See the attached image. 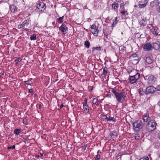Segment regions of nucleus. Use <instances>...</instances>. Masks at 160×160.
<instances>
[{
  "label": "nucleus",
  "mask_w": 160,
  "mask_h": 160,
  "mask_svg": "<svg viewBox=\"0 0 160 160\" xmlns=\"http://www.w3.org/2000/svg\"><path fill=\"white\" fill-rule=\"evenodd\" d=\"M157 123L154 120H151L146 126V129L148 132L153 131L156 129Z\"/></svg>",
  "instance_id": "1"
},
{
  "label": "nucleus",
  "mask_w": 160,
  "mask_h": 160,
  "mask_svg": "<svg viewBox=\"0 0 160 160\" xmlns=\"http://www.w3.org/2000/svg\"><path fill=\"white\" fill-rule=\"evenodd\" d=\"M133 129L135 132H138L143 127V124L142 120H138L133 123Z\"/></svg>",
  "instance_id": "2"
},
{
  "label": "nucleus",
  "mask_w": 160,
  "mask_h": 160,
  "mask_svg": "<svg viewBox=\"0 0 160 160\" xmlns=\"http://www.w3.org/2000/svg\"><path fill=\"white\" fill-rule=\"evenodd\" d=\"M115 97L118 102L122 103L126 98V93L124 92H118Z\"/></svg>",
  "instance_id": "3"
},
{
  "label": "nucleus",
  "mask_w": 160,
  "mask_h": 160,
  "mask_svg": "<svg viewBox=\"0 0 160 160\" xmlns=\"http://www.w3.org/2000/svg\"><path fill=\"white\" fill-rule=\"evenodd\" d=\"M140 77V74L138 72H137L134 75L133 74L129 75L128 78L129 83L131 84L135 83L139 78Z\"/></svg>",
  "instance_id": "4"
},
{
  "label": "nucleus",
  "mask_w": 160,
  "mask_h": 160,
  "mask_svg": "<svg viewBox=\"0 0 160 160\" xmlns=\"http://www.w3.org/2000/svg\"><path fill=\"white\" fill-rule=\"evenodd\" d=\"M30 24V21L28 20H26L23 21L22 24L18 25V28L20 29L22 28H24L26 31H27L29 29Z\"/></svg>",
  "instance_id": "5"
},
{
  "label": "nucleus",
  "mask_w": 160,
  "mask_h": 160,
  "mask_svg": "<svg viewBox=\"0 0 160 160\" xmlns=\"http://www.w3.org/2000/svg\"><path fill=\"white\" fill-rule=\"evenodd\" d=\"M144 77L145 79H147L148 83L150 84H153L156 79L155 77L152 75H147L144 76Z\"/></svg>",
  "instance_id": "6"
},
{
  "label": "nucleus",
  "mask_w": 160,
  "mask_h": 160,
  "mask_svg": "<svg viewBox=\"0 0 160 160\" xmlns=\"http://www.w3.org/2000/svg\"><path fill=\"white\" fill-rule=\"evenodd\" d=\"M156 88L153 86H150L146 88L145 93L146 94L153 93L156 91Z\"/></svg>",
  "instance_id": "7"
},
{
  "label": "nucleus",
  "mask_w": 160,
  "mask_h": 160,
  "mask_svg": "<svg viewBox=\"0 0 160 160\" xmlns=\"http://www.w3.org/2000/svg\"><path fill=\"white\" fill-rule=\"evenodd\" d=\"M91 31L92 33L95 36H98V27H97L95 25L93 24L91 26Z\"/></svg>",
  "instance_id": "8"
},
{
  "label": "nucleus",
  "mask_w": 160,
  "mask_h": 160,
  "mask_svg": "<svg viewBox=\"0 0 160 160\" xmlns=\"http://www.w3.org/2000/svg\"><path fill=\"white\" fill-rule=\"evenodd\" d=\"M143 48L144 50L146 51H150L153 48L152 45L149 42L146 43L143 46Z\"/></svg>",
  "instance_id": "9"
},
{
  "label": "nucleus",
  "mask_w": 160,
  "mask_h": 160,
  "mask_svg": "<svg viewBox=\"0 0 160 160\" xmlns=\"http://www.w3.org/2000/svg\"><path fill=\"white\" fill-rule=\"evenodd\" d=\"M153 48L155 50H158L160 48V42L159 41H157L155 42H153L152 44Z\"/></svg>",
  "instance_id": "10"
},
{
  "label": "nucleus",
  "mask_w": 160,
  "mask_h": 160,
  "mask_svg": "<svg viewBox=\"0 0 160 160\" xmlns=\"http://www.w3.org/2000/svg\"><path fill=\"white\" fill-rule=\"evenodd\" d=\"M46 6H45L44 3L42 2H40L39 3H38L37 5L36 8L39 10V11H42V9H45L46 8Z\"/></svg>",
  "instance_id": "11"
},
{
  "label": "nucleus",
  "mask_w": 160,
  "mask_h": 160,
  "mask_svg": "<svg viewBox=\"0 0 160 160\" xmlns=\"http://www.w3.org/2000/svg\"><path fill=\"white\" fill-rule=\"evenodd\" d=\"M60 30L64 34H65V32L68 31V28L65 24H62L59 28Z\"/></svg>",
  "instance_id": "12"
},
{
  "label": "nucleus",
  "mask_w": 160,
  "mask_h": 160,
  "mask_svg": "<svg viewBox=\"0 0 160 160\" xmlns=\"http://www.w3.org/2000/svg\"><path fill=\"white\" fill-rule=\"evenodd\" d=\"M119 7V5L118 2H113L112 5V8L113 10L117 12L118 8Z\"/></svg>",
  "instance_id": "13"
},
{
  "label": "nucleus",
  "mask_w": 160,
  "mask_h": 160,
  "mask_svg": "<svg viewBox=\"0 0 160 160\" xmlns=\"http://www.w3.org/2000/svg\"><path fill=\"white\" fill-rule=\"evenodd\" d=\"M83 108L84 109V113H85L86 114H87L89 112V107L88 105L83 104Z\"/></svg>",
  "instance_id": "14"
},
{
  "label": "nucleus",
  "mask_w": 160,
  "mask_h": 160,
  "mask_svg": "<svg viewBox=\"0 0 160 160\" xmlns=\"http://www.w3.org/2000/svg\"><path fill=\"white\" fill-rule=\"evenodd\" d=\"M119 50L120 53H124L126 52V47L123 46H120L119 47Z\"/></svg>",
  "instance_id": "15"
},
{
  "label": "nucleus",
  "mask_w": 160,
  "mask_h": 160,
  "mask_svg": "<svg viewBox=\"0 0 160 160\" xmlns=\"http://www.w3.org/2000/svg\"><path fill=\"white\" fill-rule=\"evenodd\" d=\"M10 8L11 11L13 13L15 12L17 10V7L13 5H10Z\"/></svg>",
  "instance_id": "16"
},
{
  "label": "nucleus",
  "mask_w": 160,
  "mask_h": 160,
  "mask_svg": "<svg viewBox=\"0 0 160 160\" xmlns=\"http://www.w3.org/2000/svg\"><path fill=\"white\" fill-rule=\"evenodd\" d=\"M156 8L157 11L160 12V0H156Z\"/></svg>",
  "instance_id": "17"
},
{
  "label": "nucleus",
  "mask_w": 160,
  "mask_h": 160,
  "mask_svg": "<svg viewBox=\"0 0 160 160\" xmlns=\"http://www.w3.org/2000/svg\"><path fill=\"white\" fill-rule=\"evenodd\" d=\"M144 121L145 122H147L150 120V118L148 114H144L143 117Z\"/></svg>",
  "instance_id": "18"
},
{
  "label": "nucleus",
  "mask_w": 160,
  "mask_h": 160,
  "mask_svg": "<svg viewBox=\"0 0 160 160\" xmlns=\"http://www.w3.org/2000/svg\"><path fill=\"white\" fill-rule=\"evenodd\" d=\"M116 119L114 118V117H111L110 115H109L108 116L107 121L108 122H111V121H112L113 122H115L116 121Z\"/></svg>",
  "instance_id": "19"
},
{
  "label": "nucleus",
  "mask_w": 160,
  "mask_h": 160,
  "mask_svg": "<svg viewBox=\"0 0 160 160\" xmlns=\"http://www.w3.org/2000/svg\"><path fill=\"white\" fill-rule=\"evenodd\" d=\"M139 24L141 26H145L147 24V22L143 19H142L139 22Z\"/></svg>",
  "instance_id": "20"
},
{
  "label": "nucleus",
  "mask_w": 160,
  "mask_h": 160,
  "mask_svg": "<svg viewBox=\"0 0 160 160\" xmlns=\"http://www.w3.org/2000/svg\"><path fill=\"white\" fill-rule=\"evenodd\" d=\"M147 1H146L144 2V4H138V7L140 8H145L147 5Z\"/></svg>",
  "instance_id": "21"
},
{
  "label": "nucleus",
  "mask_w": 160,
  "mask_h": 160,
  "mask_svg": "<svg viewBox=\"0 0 160 160\" xmlns=\"http://www.w3.org/2000/svg\"><path fill=\"white\" fill-rule=\"evenodd\" d=\"M92 103L96 105H98L99 104V102L98 101V99L96 98H93L92 101Z\"/></svg>",
  "instance_id": "22"
},
{
  "label": "nucleus",
  "mask_w": 160,
  "mask_h": 160,
  "mask_svg": "<svg viewBox=\"0 0 160 160\" xmlns=\"http://www.w3.org/2000/svg\"><path fill=\"white\" fill-rule=\"evenodd\" d=\"M107 73L108 71L107 70V68L106 69L105 68H103V72L102 74V76L104 77H106Z\"/></svg>",
  "instance_id": "23"
},
{
  "label": "nucleus",
  "mask_w": 160,
  "mask_h": 160,
  "mask_svg": "<svg viewBox=\"0 0 160 160\" xmlns=\"http://www.w3.org/2000/svg\"><path fill=\"white\" fill-rule=\"evenodd\" d=\"M145 61L146 63L148 64H151L152 62V60L151 59L150 57H147L146 58Z\"/></svg>",
  "instance_id": "24"
},
{
  "label": "nucleus",
  "mask_w": 160,
  "mask_h": 160,
  "mask_svg": "<svg viewBox=\"0 0 160 160\" xmlns=\"http://www.w3.org/2000/svg\"><path fill=\"white\" fill-rule=\"evenodd\" d=\"M21 132L20 129H16L14 131V133L16 135H18Z\"/></svg>",
  "instance_id": "25"
},
{
  "label": "nucleus",
  "mask_w": 160,
  "mask_h": 160,
  "mask_svg": "<svg viewBox=\"0 0 160 160\" xmlns=\"http://www.w3.org/2000/svg\"><path fill=\"white\" fill-rule=\"evenodd\" d=\"M150 31L153 34H155L156 35H158V33L157 32V31L155 29L152 28L151 29Z\"/></svg>",
  "instance_id": "26"
},
{
  "label": "nucleus",
  "mask_w": 160,
  "mask_h": 160,
  "mask_svg": "<svg viewBox=\"0 0 160 160\" xmlns=\"http://www.w3.org/2000/svg\"><path fill=\"white\" fill-rule=\"evenodd\" d=\"M84 45L85 47L88 48L90 46V42L86 40L85 41Z\"/></svg>",
  "instance_id": "27"
},
{
  "label": "nucleus",
  "mask_w": 160,
  "mask_h": 160,
  "mask_svg": "<svg viewBox=\"0 0 160 160\" xmlns=\"http://www.w3.org/2000/svg\"><path fill=\"white\" fill-rule=\"evenodd\" d=\"M101 48L100 47H93L92 48V53L95 50H98V51H100Z\"/></svg>",
  "instance_id": "28"
},
{
  "label": "nucleus",
  "mask_w": 160,
  "mask_h": 160,
  "mask_svg": "<svg viewBox=\"0 0 160 160\" xmlns=\"http://www.w3.org/2000/svg\"><path fill=\"white\" fill-rule=\"evenodd\" d=\"M150 6L152 7H154L155 6L156 7V1L152 2L150 3Z\"/></svg>",
  "instance_id": "29"
},
{
  "label": "nucleus",
  "mask_w": 160,
  "mask_h": 160,
  "mask_svg": "<svg viewBox=\"0 0 160 160\" xmlns=\"http://www.w3.org/2000/svg\"><path fill=\"white\" fill-rule=\"evenodd\" d=\"M64 16L59 17L57 20V22L59 23H61L63 21Z\"/></svg>",
  "instance_id": "30"
},
{
  "label": "nucleus",
  "mask_w": 160,
  "mask_h": 160,
  "mask_svg": "<svg viewBox=\"0 0 160 160\" xmlns=\"http://www.w3.org/2000/svg\"><path fill=\"white\" fill-rule=\"evenodd\" d=\"M36 39V36L35 34H33L30 37V39L31 40H35Z\"/></svg>",
  "instance_id": "31"
},
{
  "label": "nucleus",
  "mask_w": 160,
  "mask_h": 160,
  "mask_svg": "<svg viewBox=\"0 0 160 160\" xmlns=\"http://www.w3.org/2000/svg\"><path fill=\"white\" fill-rule=\"evenodd\" d=\"M23 124L25 125H27L28 124V122L27 119L26 117H24L23 119Z\"/></svg>",
  "instance_id": "32"
},
{
  "label": "nucleus",
  "mask_w": 160,
  "mask_h": 160,
  "mask_svg": "<svg viewBox=\"0 0 160 160\" xmlns=\"http://www.w3.org/2000/svg\"><path fill=\"white\" fill-rule=\"evenodd\" d=\"M25 82L26 83V84L28 85H31L32 84V82L30 80H28Z\"/></svg>",
  "instance_id": "33"
},
{
  "label": "nucleus",
  "mask_w": 160,
  "mask_h": 160,
  "mask_svg": "<svg viewBox=\"0 0 160 160\" xmlns=\"http://www.w3.org/2000/svg\"><path fill=\"white\" fill-rule=\"evenodd\" d=\"M111 137L114 138V137H115L116 136H117V133L116 132L113 131L111 134Z\"/></svg>",
  "instance_id": "34"
},
{
  "label": "nucleus",
  "mask_w": 160,
  "mask_h": 160,
  "mask_svg": "<svg viewBox=\"0 0 160 160\" xmlns=\"http://www.w3.org/2000/svg\"><path fill=\"white\" fill-rule=\"evenodd\" d=\"M117 17L115 18V21L112 24V27H114L117 23Z\"/></svg>",
  "instance_id": "35"
},
{
  "label": "nucleus",
  "mask_w": 160,
  "mask_h": 160,
  "mask_svg": "<svg viewBox=\"0 0 160 160\" xmlns=\"http://www.w3.org/2000/svg\"><path fill=\"white\" fill-rule=\"evenodd\" d=\"M22 61V59L20 58H18L15 60V62H16V63H18V62H21Z\"/></svg>",
  "instance_id": "36"
},
{
  "label": "nucleus",
  "mask_w": 160,
  "mask_h": 160,
  "mask_svg": "<svg viewBox=\"0 0 160 160\" xmlns=\"http://www.w3.org/2000/svg\"><path fill=\"white\" fill-rule=\"evenodd\" d=\"M111 91L113 93L114 95H115V96L118 93V92H117L116 91L115 89L114 88H112L111 90Z\"/></svg>",
  "instance_id": "37"
},
{
  "label": "nucleus",
  "mask_w": 160,
  "mask_h": 160,
  "mask_svg": "<svg viewBox=\"0 0 160 160\" xmlns=\"http://www.w3.org/2000/svg\"><path fill=\"white\" fill-rule=\"evenodd\" d=\"M101 117L102 119L103 120L106 119L107 120L108 116L105 115H101Z\"/></svg>",
  "instance_id": "38"
},
{
  "label": "nucleus",
  "mask_w": 160,
  "mask_h": 160,
  "mask_svg": "<svg viewBox=\"0 0 160 160\" xmlns=\"http://www.w3.org/2000/svg\"><path fill=\"white\" fill-rule=\"evenodd\" d=\"M123 10H122L120 12V13L122 14V15H125L126 14V13L127 12V11L125 9Z\"/></svg>",
  "instance_id": "39"
},
{
  "label": "nucleus",
  "mask_w": 160,
  "mask_h": 160,
  "mask_svg": "<svg viewBox=\"0 0 160 160\" xmlns=\"http://www.w3.org/2000/svg\"><path fill=\"white\" fill-rule=\"evenodd\" d=\"M120 8L121 9H124V4L123 3H121L120 4Z\"/></svg>",
  "instance_id": "40"
},
{
  "label": "nucleus",
  "mask_w": 160,
  "mask_h": 160,
  "mask_svg": "<svg viewBox=\"0 0 160 160\" xmlns=\"http://www.w3.org/2000/svg\"><path fill=\"white\" fill-rule=\"evenodd\" d=\"M100 158V156L98 154L96 156L95 160H99Z\"/></svg>",
  "instance_id": "41"
},
{
  "label": "nucleus",
  "mask_w": 160,
  "mask_h": 160,
  "mask_svg": "<svg viewBox=\"0 0 160 160\" xmlns=\"http://www.w3.org/2000/svg\"><path fill=\"white\" fill-rule=\"evenodd\" d=\"M139 160H149L148 157H147L143 158H141Z\"/></svg>",
  "instance_id": "42"
},
{
  "label": "nucleus",
  "mask_w": 160,
  "mask_h": 160,
  "mask_svg": "<svg viewBox=\"0 0 160 160\" xmlns=\"http://www.w3.org/2000/svg\"><path fill=\"white\" fill-rule=\"evenodd\" d=\"M15 148V145H12V146H9V147H8V149H14Z\"/></svg>",
  "instance_id": "43"
},
{
  "label": "nucleus",
  "mask_w": 160,
  "mask_h": 160,
  "mask_svg": "<svg viewBox=\"0 0 160 160\" xmlns=\"http://www.w3.org/2000/svg\"><path fill=\"white\" fill-rule=\"evenodd\" d=\"M135 71V70H131L130 69H129L128 70V73L129 74H132L131 73L134 71Z\"/></svg>",
  "instance_id": "44"
},
{
  "label": "nucleus",
  "mask_w": 160,
  "mask_h": 160,
  "mask_svg": "<svg viewBox=\"0 0 160 160\" xmlns=\"http://www.w3.org/2000/svg\"><path fill=\"white\" fill-rule=\"evenodd\" d=\"M139 136L138 134H136L135 136V139L136 140L138 139L139 138Z\"/></svg>",
  "instance_id": "45"
},
{
  "label": "nucleus",
  "mask_w": 160,
  "mask_h": 160,
  "mask_svg": "<svg viewBox=\"0 0 160 160\" xmlns=\"http://www.w3.org/2000/svg\"><path fill=\"white\" fill-rule=\"evenodd\" d=\"M156 90L157 91H160V85H158L157 87L156 88Z\"/></svg>",
  "instance_id": "46"
},
{
  "label": "nucleus",
  "mask_w": 160,
  "mask_h": 160,
  "mask_svg": "<svg viewBox=\"0 0 160 160\" xmlns=\"http://www.w3.org/2000/svg\"><path fill=\"white\" fill-rule=\"evenodd\" d=\"M87 98H85V99L84 100V103L83 104H84V105H88L87 104Z\"/></svg>",
  "instance_id": "47"
},
{
  "label": "nucleus",
  "mask_w": 160,
  "mask_h": 160,
  "mask_svg": "<svg viewBox=\"0 0 160 160\" xmlns=\"http://www.w3.org/2000/svg\"><path fill=\"white\" fill-rule=\"evenodd\" d=\"M86 145H84V146H82V148L84 150H85L86 148Z\"/></svg>",
  "instance_id": "48"
},
{
  "label": "nucleus",
  "mask_w": 160,
  "mask_h": 160,
  "mask_svg": "<svg viewBox=\"0 0 160 160\" xmlns=\"http://www.w3.org/2000/svg\"><path fill=\"white\" fill-rule=\"evenodd\" d=\"M32 92V89H30L28 90V92L30 93H31Z\"/></svg>",
  "instance_id": "49"
},
{
  "label": "nucleus",
  "mask_w": 160,
  "mask_h": 160,
  "mask_svg": "<svg viewBox=\"0 0 160 160\" xmlns=\"http://www.w3.org/2000/svg\"><path fill=\"white\" fill-rule=\"evenodd\" d=\"M139 94L141 95H142L143 94V92L141 91H139Z\"/></svg>",
  "instance_id": "50"
},
{
  "label": "nucleus",
  "mask_w": 160,
  "mask_h": 160,
  "mask_svg": "<svg viewBox=\"0 0 160 160\" xmlns=\"http://www.w3.org/2000/svg\"><path fill=\"white\" fill-rule=\"evenodd\" d=\"M87 52L88 53H91V51L90 50H88L87 51Z\"/></svg>",
  "instance_id": "51"
},
{
  "label": "nucleus",
  "mask_w": 160,
  "mask_h": 160,
  "mask_svg": "<svg viewBox=\"0 0 160 160\" xmlns=\"http://www.w3.org/2000/svg\"><path fill=\"white\" fill-rule=\"evenodd\" d=\"M117 2H120L122 0H115Z\"/></svg>",
  "instance_id": "52"
},
{
  "label": "nucleus",
  "mask_w": 160,
  "mask_h": 160,
  "mask_svg": "<svg viewBox=\"0 0 160 160\" xmlns=\"http://www.w3.org/2000/svg\"><path fill=\"white\" fill-rule=\"evenodd\" d=\"M111 96L110 94H108L107 95V97L109 98H111Z\"/></svg>",
  "instance_id": "53"
},
{
  "label": "nucleus",
  "mask_w": 160,
  "mask_h": 160,
  "mask_svg": "<svg viewBox=\"0 0 160 160\" xmlns=\"http://www.w3.org/2000/svg\"><path fill=\"white\" fill-rule=\"evenodd\" d=\"M40 157L39 155H37L36 156V158H39V157Z\"/></svg>",
  "instance_id": "54"
},
{
  "label": "nucleus",
  "mask_w": 160,
  "mask_h": 160,
  "mask_svg": "<svg viewBox=\"0 0 160 160\" xmlns=\"http://www.w3.org/2000/svg\"><path fill=\"white\" fill-rule=\"evenodd\" d=\"M40 155L41 156V157H43V154L42 153H40Z\"/></svg>",
  "instance_id": "55"
},
{
  "label": "nucleus",
  "mask_w": 160,
  "mask_h": 160,
  "mask_svg": "<svg viewBox=\"0 0 160 160\" xmlns=\"http://www.w3.org/2000/svg\"><path fill=\"white\" fill-rule=\"evenodd\" d=\"M63 106V105L62 104L60 106V108H61Z\"/></svg>",
  "instance_id": "56"
},
{
  "label": "nucleus",
  "mask_w": 160,
  "mask_h": 160,
  "mask_svg": "<svg viewBox=\"0 0 160 160\" xmlns=\"http://www.w3.org/2000/svg\"><path fill=\"white\" fill-rule=\"evenodd\" d=\"M158 136L159 138L160 139V133H159V134H158Z\"/></svg>",
  "instance_id": "57"
},
{
  "label": "nucleus",
  "mask_w": 160,
  "mask_h": 160,
  "mask_svg": "<svg viewBox=\"0 0 160 160\" xmlns=\"http://www.w3.org/2000/svg\"><path fill=\"white\" fill-rule=\"evenodd\" d=\"M133 57H135V55H133Z\"/></svg>",
  "instance_id": "58"
},
{
  "label": "nucleus",
  "mask_w": 160,
  "mask_h": 160,
  "mask_svg": "<svg viewBox=\"0 0 160 160\" xmlns=\"http://www.w3.org/2000/svg\"><path fill=\"white\" fill-rule=\"evenodd\" d=\"M133 57H135V55H133Z\"/></svg>",
  "instance_id": "59"
},
{
  "label": "nucleus",
  "mask_w": 160,
  "mask_h": 160,
  "mask_svg": "<svg viewBox=\"0 0 160 160\" xmlns=\"http://www.w3.org/2000/svg\"><path fill=\"white\" fill-rule=\"evenodd\" d=\"M2 75H4V73H2Z\"/></svg>",
  "instance_id": "60"
}]
</instances>
